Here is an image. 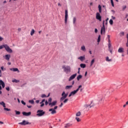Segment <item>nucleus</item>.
<instances>
[{
    "label": "nucleus",
    "mask_w": 128,
    "mask_h": 128,
    "mask_svg": "<svg viewBox=\"0 0 128 128\" xmlns=\"http://www.w3.org/2000/svg\"><path fill=\"white\" fill-rule=\"evenodd\" d=\"M36 116H44V114H46V112L44 111L43 110H38V111L36 112Z\"/></svg>",
    "instance_id": "1"
},
{
    "label": "nucleus",
    "mask_w": 128,
    "mask_h": 128,
    "mask_svg": "<svg viewBox=\"0 0 128 128\" xmlns=\"http://www.w3.org/2000/svg\"><path fill=\"white\" fill-rule=\"evenodd\" d=\"M62 68L66 74L70 72V66H63Z\"/></svg>",
    "instance_id": "2"
},
{
    "label": "nucleus",
    "mask_w": 128,
    "mask_h": 128,
    "mask_svg": "<svg viewBox=\"0 0 128 128\" xmlns=\"http://www.w3.org/2000/svg\"><path fill=\"white\" fill-rule=\"evenodd\" d=\"M62 97H61V98H60V102H63L64 99L66 98L68 96V94H66V92H63L62 94Z\"/></svg>",
    "instance_id": "3"
},
{
    "label": "nucleus",
    "mask_w": 128,
    "mask_h": 128,
    "mask_svg": "<svg viewBox=\"0 0 128 128\" xmlns=\"http://www.w3.org/2000/svg\"><path fill=\"white\" fill-rule=\"evenodd\" d=\"M4 48H5L6 50L10 54H12V50L6 44H4Z\"/></svg>",
    "instance_id": "4"
},
{
    "label": "nucleus",
    "mask_w": 128,
    "mask_h": 128,
    "mask_svg": "<svg viewBox=\"0 0 128 128\" xmlns=\"http://www.w3.org/2000/svg\"><path fill=\"white\" fill-rule=\"evenodd\" d=\"M68 9L65 10V17H64V22L65 24H66L68 22Z\"/></svg>",
    "instance_id": "5"
},
{
    "label": "nucleus",
    "mask_w": 128,
    "mask_h": 128,
    "mask_svg": "<svg viewBox=\"0 0 128 128\" xmlns=\"http://www.w3.org/2000/svg\"><path fill=\"white\" fill-rule=\"evenodd\" d=\"M1 106H3V108H4V112H10V109L8 108H6V104L4 102H2V103H0Z\"/></svg>",
    "instance_id": "6"
},
{
    "label": "nucleus",
    "mask_w": 128,
    "mask_h": 128,
    "mask_svg": "<svg viewBox=\"0 0 128 128\" xmlns=\"http://www.w3.org/2000/svg\"><path fill=\"white\" fill-rule=\"evenodd\" d=\"M96 19L99 22H102V16H100V12L96 13Z\"/></svg>",
    "instance_id": "7"
},
{
    "label": "nucleus",
    "mask_w": 128,
    "mask_h": 128,
    "mask_svg": "<svg viewBox=\"0 0 128 128\" xmlns=\"http://www.w3.org/2000/svg\"><path fill=\"white\" fill-rule=\"evenodd\" d=\"M18 124H21V126H26V124H30V123L24 120L22 122H19Z\"/></svg>",
    "instance_id": "8"
},
{
    "label": "nucleus",
    "mask_w": 128,
    "mask_h": 128,
    "mask_svg": "<svg viewBox=\"0 0 128 128\" xmlns=\"http://www.w3.org/2000/svg\"><path fill=\"white\" fill-rule=\"evenodd\" d=\"M103 32H104V34H106V30H105V27H104V20L103 21V26L102 27V28H101V30H100L101 34H102Z\"/></svg>",
    "instance_id": "9"
},
{
    "label": "nucleus",
    "mask_w": 128,
    "mask_h": 128,
    "mask_svg": "<svg viewBox=\"0 0 128 128\" xmlns=\"http://www.w3.org/2000/svg\"><path fill=\"white\" fill-rule=\"evenodd\" d=\"M76 73L75 74H74L72 75L70 78H69V82H70V80H74V78H76Z\"/></svg>",
    "instance_id": "10"
},
{
    "label": "nucleus",
    "mask_w": 128,
    "mask_h": 128,
    "mask_svg": "<svg viewBox=\"0 0 128 128\" xmlns=\"http://www.w3.org/2000/svg\"><path fill=\"white\" fill-rule=\"evenodd\" d=\"M23 116H30V114H32V112H22Z\"/></svg>",
    "instance_id": "11"
},
{
    "label": "nucleus",
    "mask_w": 128,
    "mask_h": 128,
    "mask_svg": "<svg viewBox=\"0 0 128 128\" xmlns=\"http://www.w3.org/2000/svg\"><path fill=\"white\" fill-rule=\"evenodd\" d=\"M4 58H5L6 60H10V54H6L5 56H4Z\"/></svg>",
    "instance_id": "12"
},
{
    "label": "nucleus",
    "mask_w": 128,
    "mask_h": 128,
    "mask_svg": "<svg viewBox=\"0 0 128 128\" xmlns=\"http://www.w3.org/2000/svg\"><path fill=\"white\" fill-rule=\"evenodd\" d=\"M76 93L77 92H76V90H74V91L70 92V93L68 95L69 98L72 96H74V94H76Z\"/></svg>",
    "instance_id": "13"
},
{
    "label": "nucleus",
    "mask_w": 128,
    "mask_h": 128,
    "mask_svg": "<svg viewBox=\"0 0 128 128\" xmlns=\"http://www.w3.org/2000/svg\"><path fill=\"white\" fill-rule=\"evenodd\" d=\"M56 102H58L56 100H55L51 103H49V106H56Z\"/></svg>",
    "instance_id": "14"
},
{
    "label": "nucleus",
    "mask_w": 128,
    "mask_h": 128,
    "mask_svg": "<svg viewBox=\"0 0 128 128\" xmlns=\"http://www.w3.org/2000/svg\"><path fill=\"white\" fill-rule=\"evenodd\" d=\"M49 112H51L52 114H56V111L54 110V108L49 109Z\"/></svg>",
    "instance_id": "15"
},
{
    "label": "nucleus",
    "mask_w": 128,
    "mask_h": 128,
    "mask_svg": "<svg viewBox=\"0 0 128 128\" xmlns=\"http://www.w3.org/2000/svg\"><path fill=\"white\" fill-rule=\"evenodd\" d=\"M50 96V93H49L47 96L45 94H42L41 95V98H48Z\"/></svg>",
    "instance_id": "16"
},
{
    "label": "nucleus",
    "mask_w": 128,
    "mask_h": 128,
    "mask_svg": "<svg viewBox=\"0 0 128 128\" xmlns=\"http://www.w3.org/2000/svg\"><path fill=\"white\" fill-rule=\"evenodd\" d=\"M10 70H12V72H20V70L18 68H11Z\"/></svg>",
    "instance_id": "17"
},
{
    "label": "nucleus",
    "mask_w": 128,
    "mask_h": 128,
    "mask_svg": "<svg viewBox=\"0 0 128 128\" xmlns=\"http://www.w3.org/2000/svg\"><path fill=\"white\" fill-rule=\"evenodd\" d=\"M72 126V124H70V123L66 124H65L64 128H70V126Z\"/></svg>",
    "instance_id": "18"
},
{
    "label": "nucleus",
    "mask_w": 128,
    "mask_h": 128,
    "mask_svg": "<svg viewBox=\"0 0 128 128\" xmlns=\"http://www.w3.org/2000/svg\"><path fill=\"white\" fill-rule=\"evenodd\" d=\"M124 52V48H120L118 50V52H120V54Z\"/></svg>",
    "instance_id": "19"
},
{
    "label": "nucleus",
    "mask_w": 128,
    "mask_h": 128,
    "mask_svg": "<svg viewBox=\"0 0 128 128\" xmlns=\"http://www.w3.org/2000/svg\"><path fill=\"white\" fill-rule=\"evenodd\" d=\"M88 106H90V108H92V106L90 104H86L85 105H84V108H88Z\"/></svg>",
    "instance_id": "20"
},
{
    "label": "nucleus",
    "mask_w": 128,
    "mask_h": 128,
    "mask_svg": "<svg viewBox=\"0 0 128 128\" xmlns=\"http://www.w3.org/2000/svg\"><path fill=\"white\" fill-rule=\"evenodd\" d=\"M84 56H81L78 58V59L80 60L82 62V60H84Z\"/></svg>",
    "instance_id": "21"
},
{
    "label": "nucleus",
    "mask_w": 128,
    "mask_h": 128,
    "mask_svg": "<svg viewBox=\"0 0 128 128\" xmlns=\"http://www.w3.org/2000/svg\"><path fill=\"white\" fill-rule=\"evenodd\" d=\"M80 68H86V64H80Z\"/></svg>",
    "instance_id": "22"
},
{
    "label": "nucleus",
    "mask_w": 128,
    "mask_h": 128,
    "mask_svg": "<svg viewBox=\"0 0 128 128\" xmlns=\"http://www.w3.org/2000/svg\"><path fill=\"white\" fill-rule=\"evenodd\" d=\"M82 78V76L80 74L77 76V80H80Z\"/></svg>",
    "instance_id": "23"
},
{
    "label": "nucleus",
    "mask_w": 128,
    "mask_h": 128,
    "mask_svg": "<svg viewBox=\"0 0 128 128\" xmlns=\"http://www.w3.org/2000/svg\"><path fill=\"white\" fill-rule=\"evenodd\" d=\"M72 88V86H66V90H70V88Z\"/></svg>",
    "instance_id": "24"
},
{
    "label": "nucleus",
    "mask_w": 128,
    "mask_h": 128,
    "mask_svg": "<svg viewBox=\"0 0 128 128\" xmlns=\"http://www.w3.org/2000/svg\"><path fill=\"white\" fill-rule=\"evenodd\" d=\"M12 82H16V83L20 82V80L14 79L12 80Z\"/></svg>",
    "instance_id": "25"
},
{
    "label": "nucleus",
    "mask_w": 128,
    "mask_h": 128,
    "mask_svg": "<svg viewBox=\"0 0 128 128\" xmlns=\"http://www.w3.org/2000/svg\"><path fill=\"white\" fill-rule=\"evenodd\" d=\"M98 8L99 12L100 13L102 12V6H100V4L98 5Z\"/></svg>",
    "instance_id": "26"
},
{
    "label": "nucleus",
    "mask_w": 128,
    "mask_h": 128,
    "mask_svg": "<svg viewBox=\"0 0 128 128\" xmlns=\"http://www.w3.org/2000/svg\"><path fill=\"white\" fill-rule=\"evenodd\" d=\"M82 85H80L78 87V88L75 90L76 92H78V90H80V88H82Z\"/></svg>",
    "instance_id": "27"
},
{
    "label": "nucleus",
    "mask_w": 128,
    "mask_h": 128,
    "mask_svg": "<svg viewBox=\"0 0 128 128\" xmlns=\"http://www.w3.org/2000/svg\"><path fill=\"white\" fill-rule=\"evenodd\" d=\"M29 104H34V100H28Z\"/></svg>",
    "instance_id": "28"
},
{
    "label": "nucleus",
    "mask_w": 128,
    "mask_h": 128,
    "mask_svg": "<svg viewBox=\"0 0 128 128\" xmlns=\"http://www.w3.org/2000/svg\"><path fill=\"white\" fill-rule=\"evenodd\" d=\"M82 114V113L80 112H78L77 113H76V116H80V115Z\"/></svg>",
    "instance_id": "29"
},
{
    "label": "nucleus",
    "mask_w": 128,
    "mask_h": 128,
    "mask_svg": "<svg viewBox=\"0 0 128 128\" xmlns=\"http://www.w3.org/2000/svg\"><path fill=\"white\" fill-rule=\"evenodd\" d=\"M34 30L32 29L30 32V36H34Z\"/></svg>",
    "instance_id": "30"
},
{
    "label": "nucleus",
    "mask_w": 128,
    "mask_h": 128,
    "mask_svg": "<svg viewBox=\"0 0 128 128\" xmlns=\"http://www.w3.org/2000/svg\"><path fill=\"white\" fill-rule=\"evenodd\" d=\"M81 50H83V52H86V46H83L81 47Z\"/></svg>",
    "instance_id": "31"
},
{
    "label": "nucleus",
    "mask_w": 128,
    "mask_h": 128,
    "mask_svg": "<svg viewBox=\"0 0 128 128\" xmlns=\"http://www.w3.org/2000/svg\"><path fill=\"white\" fill-rule=\"evenodd\" d=\"M15 112H16V114L17 116L20 114V111H18V110H16Z\"/></svg>",
    "instance_id": "32"
},
{
    "label": "nucleus",
    "mask_w": 128,
    "mask_h": 128,
    "mask_svg": "<svg viewBox=\"0 0 128 128\" xmlns=\"http://www.w3.org/2000/svg\"><path fill=\"white\" fill-rule=\"evenodd\" d=\"M94 63V59H92L90 62V66H92Z\"/></svg>",
    "instance_id": "33"
},
{
    "label": "nucleus",
    "mask_w": 128,
    "mask_h": 128,
    "mask_svg": "<svg viewBox=\"0 0 128 128\" xmlns=\"http://www.w3.org/2000/svg\"><path fill=\"white\" fill-rule=\"evenodd\" d=\"M120 36H124V32H120Z\"/></svg>",
    "instance_id": "34"
},
{
    "label": "nucleus",
    "mask_w": 128,
    "mask_h": 128,
    "mask_svg": "<svg viewBox=\"0 0 128 128\" xmlns=\"http://www.w3.org/2000/svg\"><path fill=\"white\" fill-rule=\"evenodd\" d=\"M76 18L74 17L73 18V24H76Z\"/></svg>",
    "instance_id": "35"
},
{
    "label": "nucleus",
    "mask_w": 128,
    "mask_h": 128,
    "mask_svg": "<svg viewBox=\"0 0 128 128\" xmlns=\"http://www.w3.org/2000/svg\"><path fill=\"white\" fill-rule=\"evenodd\" d=\"M75 120H76L79 122H80V118H78V117H76L75 118Z\"/></svg>",
    "instance_id": "36"
},
{
    "label": "nucleus",
    "mask_w": 128,
    "mask_h": 128,
    "mask_svg": "<svg viewBox=\"0 0 128 128\" xmlns=\"http://www.w3.org/2000/svg\"><path fill=\"white\" fill-rule=\"evenodd\" d=\"M68 102V98H66L65 99L64 101L63 102L64 104H66V102Z\"/></svg>",
    "instance_id": "37"
},
{
    "label": "nucleus",
    "mask_w": 128,
    "mask_h": 128,
    "mask_svg": "<svg viewBox=\"0 0 128 128\" xmlns=\"http://www.w3.org/2000/svg\"><path fill=\"white\" fill-rule=\"evenodd\" d=\"M4 81H2V80H0V86H2L4 85Z\"/></svg>",
    "instance_id": "38"
},
{
    "label": "nucleus",
    "mask_w": 128,
    "mask_h": 128,
    "mask_svg": "<svg viewBox=\"0 0 128 128\" xmlns=\"http://www.w3.org/2000/svg\"><path fill=\"white\" fill-rule=\"evenodd\" d=\"M109 22H110V24H114V21L112 19H110V20Z\"/></svg>",
    "instance_id": "39"
},
{
    "label": "nucleus",
    "mask_w": 128,
    "mask_h": 128,
    "mask_svg": "<svg viewBox=\"0 0 128 128\" xmlns=\"http://www.w3.org/2000/svg\"><path fill=\"white\" fill-rule=\"evenodd\" d=\"M106 60L107 62H112V59H110V58L108 57H106Z\"/></svg>",
    "instance_id": "40"
},
{
    "label": "nucleus",
    "mask_w": 128,
    "mask_h": 128,
    "mask_svg": "<svg viewBox=\"0 0 128 128\" xmlns=\"http://www.w3.org/2000/svg\"><path fill=\"white\" fill-rule=\"evenodd\" d=\"M52 98H50L48 100V102L49 104H52Z\"/></svg>",
    "instance_id": "41"
},
{
    "label": "nucleus",
    "mask_w": 128,
    "mask_h": 128,
    "mask_svg": "<svg viewBox=\"0 0 128 128\" xmlns=\"http://www.w3.org/2000/svg\"><path fill=\"white\" fill-rule=\"evenodd\" d=\"M110 2L112 6H114V0H110Z\"/></svg>",
    "instance_id": "42"
},
{
    "label": "nucleus",
    "mask_w": 128,
    "mask_h": 128,
    "mask_svg": "<svg viewBox=\"0 0 128 128\" xmlns=\"http://www.w3.org/2000/svg\"><path fill=\"white\" fill-rule=\"evenodd\" d=\"M100 42V35H99L98 38V42Z\"/></svg>",
    "instance_id": "43"
},
{
    "label": "nucleus",
    "mask_w": 128,
    "mask_h": 128,
    "mask_svg": "<svg viewBox=\"0 0 128 128\" xmlns=\"http://www.w3.org/2000/svg\"><path fill=\"white\" fill-rule=\"evenodd\" d=\"M21 102H22V104H24V106H26V102H24V101L22 100L21 101Z\"/></svg>",
    "instance_id": "44"
},
{
    "label": "nucleus",
    "mask_w": 128,
    "mask_h": 128,
    "mask_svg": "<svg viewBox=\"0 0 128 128\" xmlns=\"http://www.w3.org/2000/svg\"><path fill=\"white\" fill-rule=\"evenodd\" d=\"M4 48V44L0 46V50H2V48Z\"/></svg>",
    "instance_id": "45"
},
{
    "label": "nucleus",
    "mask_w": 128,
    "mask_h": 128,
    "mask_svg": "<svg viewBox=\"0 0 128 128\" xmlns=\"http://www.w3.org/2000/svg\"><path fill=\"white\" fill-rule=\"evenodd\" d=\"M108 49L112 47V44H110V43H109L108 44Z\"/></svg>",
    "instance_id": "46"
},
{
    "label": "nucleus",
    "mask_w": 128,
    "mask_h": 128,
    "mask_svg": "<svg viewBox=\"0 0 128 128\" xmlns=\"http://www.w3.org/2000/svg\"><path fill=\"white\" fill-rule=\"evenodd\" d=\"M6 90H8V92H10V87L9 86L6 87Z\"/></svg>",
    "instance_id": "47"
},
{
    "label": "nucleus",
    "mask_w": 128,
    "mask_h": 128,
    "mask_svg": "<svg viewBox=\"0 0 128 128\" xmlns=\"http://www.w3.org/2000/svg\"><path fill=\"white\" fill-rule=\"evenodd\" d=\"M126 8V6H123L122 10H124Z\"/></svg>",
    "instance_id": "48"
},
{
    "label": "nucleus",
    "mask_w": 128,
    "mask_h": 128,
    "mask_svg": "<svg viewBox=\"0 0 128 128\" xmlns=\"http://www.w3.org/2000/svg\"><path fill=\"white\" fill-rule=\"evenodd\" d=\"M109 51L110 52V54H112V48H109Z\"/></svg>",
    "instance_id": "49"
},
{
    "label": "nucleus",
    "mask_w": 128,
    "mask_h": 128,
    "mask_svg": "<svg viewBox=\"0 0 128 128\" xmlns=\"http://www.w3.org/2000/svg\"><path fill=\"white\" fill-rule=\"evenodd\" d=\"M45 104L46 106H48V102L46 100L45 102Z\"/></svg>",
    "instance_id": "50"
},
{
    "label": "nucleus",
    "mask_w": 128,
    "mask_h": 128,
    "mask_svg": "<svg viewBox=\"0 0 128 128\" xmlns=\"http://www.w3.org/2000/svg\"><path fill=\"white\" fill-rule=\"evenodd\" d=\"M4 40V38L2 36H0V42H2Z\"/></svg>",
    "instance_id": "51"
},
{
    "label": "nucleus",
    "mask_w": 128,
    "mask_h": 128,
    "mask_svg": "<svg viewBox=\"0 0 128 128\" xmlns=\"http://www.w3.org/2000/svg\"><path fill=\"white\" fill-rule=\"evenodd\" d=\"M62 106H64V104L62 102L61 104L60 105V107L62 108Z\"/></svg>",
    "instance_id": "52"
},
{
    "label": "nucleus",
    "mask_w": 128,
    "mask_h": 128,
    "mask_svg": "<svg viewBox=\"0 0 128 128\" xmlns=\"http://www.w3.org/2000/svg\"><path fill=\"white\" fill-rule=\"evenodd\" d=\"M56 108H58V106H55L54 107V108L53 110H56Z\"/></svg>",
    "instance_id": "53"
},
{
    "label": "nucleus",
    "mask_w": 128,
    "mask_h": 128,
    "mask_svg": "<svg viewBox=\"0 0 128 128\" xmlns=\"http://www.w3.org/2000/svg\"><path fill=\"white\" fill-rule=\"evenodd\" d=\"M27 107L28 108H31L32 106L27 105Z\"/></svg>",
    "instance_id": "54"
},
{
    "label": "nucleus",
    "mask_w": 128,
    "mask_h": 128,
    "mask_svg": "<svg viewBox=\"0 0 128 128\" xmlns=\"http://www.w3.org/2000/svg\"><path fill=\"white\" fill-rule=\"evenodd\" d=\"M94 32H96H96H98V29L97 28H95Z\"/></svg>",
    "instance_id": "55"
},
{
    "label": "nucleus",
    "mask_w": 128,
    "mask_h": 128,
    "mask_svg": "<svg viewBox=\"0 0 128 128\" xmlns=\"http://www.w3.org/2000/svg\"><path fill=\"white\" fill-rule=\"evenodd\" d=\"M36 104H38L40 102V100H36Z\"/></svg>",
    "instance_id": "56"
},
{
    "label": "nucleus",
    "mask_w": 128,
    "mask_h": 128,
    "mask_svg": "<svg viewBox=\"0 0 128 128\" xmlns=\"http://www.w3.org/2000/svg\"><path fill=\"white\" fill-rule=\"evenodd\" d=\"M44 106V103H42V104H41L40 107L42 108V106Z\"/></svg>",
    "instance_id": "57"
},
{
    "label": "nucleus",
    "mask_w": 128,
    "mask_h": 128,
    "mask_svg": "<svg viewBox=\"0 0 128 128\" xmlns=\"http://www.w3.org/2000/svg\"><path fill=\"white\" fill-rule=\"evenodd\" d=\"M108 40H110V35H108Z\"/></svg>",
    "instance_id": "58"
},
{
    "label": "nucleus",
    "mask_w": 128,
    "mask_h": 128,
    "mask_svg": "<svg viewBox=\"0 0 128 128\" xmlns=\"http://www.w3.org/2000/svg\"><path fill=\"white\" fill-rule=\"evenodd\" d=\"M112 18L113 20H116V17H114V16H112Z\"/></svg>",
    "instance_id": "59"
},
{
    "label": "nucleus",
    "mask_w": 128,
    "mask_h": 128,
    "mask_svg": "<svg viewBox=\"0 0 128 128\" xmlns=\"http://www.w3.org/2000/svg\"><path fill=\"white\" fill-rule=\"evenodd\" d=\"M87 74H88V72H86L85 74H84V76H87Z\"/></svg>",
    "instance_id": "60"
},
{
    "label": "nucleus",
    "mask_w": 128,
    "mask_h": 128,
    "mask_svg": "<svg viewBox=\"0 0 128 128\" xmlns=\"http://www.w3.org/2000/svg\"><path fill=\"white\" fill-rule=\"evenodd\" d=\"M126 46L128 48V40H127V42L126 44Z\"/></svg>",
    "instance_id": "61"
},
{
    "label": "nucleus",
    "mask_w": 128,
    "mask_h": 128,
    "mask_svg": "<svg viewBox=\"0 0 128 128\" xmlns=\"http://www.w3.org/2000/svg\"><path fill=\"white\" fill-rule=\"evenodd\" d=\"M42 102H46V100L43 99Z\"/></svg>",
    "instance_id": "62"
},
{
    "label": "nucleus",
    "mask_w": 128,
    "mask_h": 128,
    "mask_svg": "<svg viewBox=\"0 0 128 128\" xmlns=\"http://www.w3.org/2000/svg\"><path fill=\"white\" fill-rule=\"evenodd\" d=\"M1 70H4V66H1Z\"/></svg>",
    "instance_id": "63"
},
{
    "label": "nucleus",
    "mask_w": 128,
    "mask_h": 128,
    "mask_svg": "<svg viewBox=\"0 0 128 128\" xmlns=\"http://www.w3.org/2000/svg\"><path fill=\"white\" fill-rule=\"evenodd\" d=\"M126 38H127V40H128V34H126Z\"/></svg>",
    "instance_id": "64"
}]
</instances>
